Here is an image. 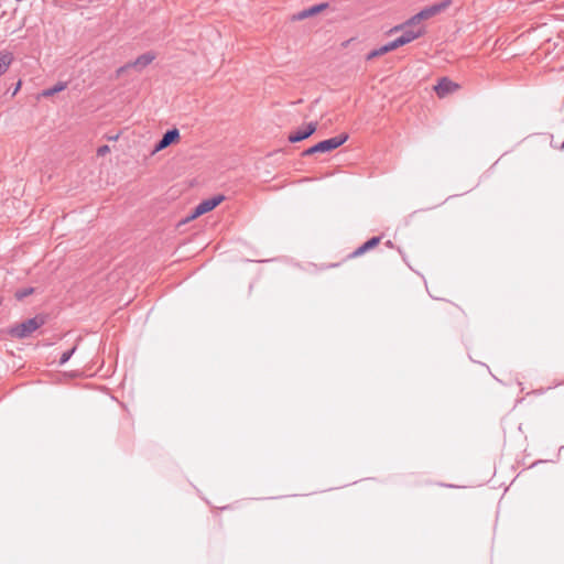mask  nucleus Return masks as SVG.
I'll list each match as a JSON object with an SVG mask.
<instances>
[{
	"instance_id": "f257e3e1",
	"label": "nucleus",
	"mask_w": 564,
	"mask_h": 564,
	"mask_svg": "<svg viewBox=\"0 0 564 564\" xmlns=\"http://www.w3.org/2000/svg\"><path fill=\"white\" fill-rule=\"evenodd\" d=\"M45 324V316L36 315L9 328L8 334L18 339L31 336L36 329Z\"/></svg>"
},
{
	"instance_id": "f03ea898",
	"label": "nucleus",
	"mask_w": 564,
	"mask_h": 564,
	"mask_svg": "<svg viewBox=\"0 0 564 564\" xmlns=\"http://www.w3.org/2000/svg\"><path fill=\"white\" fill-rule=\"evenodd\" d=\"M348 139L347 134H339L330 139L323 140L315 145L303 151V156H308L315 153L330 152L343 145Z\"/></svg>"
},
{
	"instance_id": "7ed1b4c3",
	"label": "nucleus",
	"mask_w": 564,
	"mask_h": 564,
	"mask_svg": "<svg viewBox=\"0 0 564 564\" xmlns=\"http://www.w3.org/2000/svg\"><path fill=\"white\" fill-rule=\"evenodd\" d=\"M452 4V0H443L440 3H435L422 9L420 12L414 14L412 18L406 20V25L420 24L422 20H427L432 17L440 14L445 11Z\"/></svg>"
},
{
	"instance_id": "20e7f679",
	"label": "nucleus",
	"mask_w": 564,
	"mask_h": 564,
	"mask_svg": "<svg viewBox=\"0 0 564 564\" xmlns=\"http://www.w3.org/2000/svg\"><path fill=\"white\" fill-rule=\"evenodd\" d=\"M402 31L399 40L403 45L419 39L425 33V28L421 24L406 25V21L400 25L394 26L391 32Z\"/></svg>"
},
{
	"instance_id": "39448f33",
	"label": "nucleus",
	"mask_w": 564,
	"mask_h": 564,
	"mask_svg": "<svg viewBox=\"0 0 564 564\" xmlns=\"http://www.w3.org/2000/svg\"><path fill=\"white\" fill-rule=\"evenodd\" d=\"M225 199V197L223 195H217V196H214V197H210V198H207V199H204L202 200L194 209L193 214L187 218L188 219H194L198 216H202L210 210H213L214 208H216L223 200Z\"/></svg>"
},
{
	"instance_id": "423d86ee",
	"label": "nucleus",
	"mask_w": 564,
	"mask_h": 564,
	"mask_svg": "<svg viewBox=\"0 0 564 564\" xmlns=\"http://www.w3.org/2000/svg\"><path fill=\"white\" fill-rule=\"evenodd\" d=\"M154 58H155V55L153 53H151V52L144 53V54L140 55L139 57H137L135 61L121 66L117 70V74L119 76L120 74H122L123 72H126L127 69H129L131 67L137 68L138 70H141L144 67H147L148 65H150L154 61Z\"/></svg>"
},
{
	"instance_id": "0eeeda50",
	"label": "nucleus",
	"mask_w": 564,
	"mask_h": 564,
	"mask_svg": "<svg viewBox=\"0 0 564 564\" xmlns=\"http://www.w3.org/2000/svg\"><path fill=\"white\" fill-rule=\"evenodd\" d=\"M458 88V84L454 83L447 77H443L438 80L437 85L434 87V90L440 98H444L445 96L456 91Z\"/></svg>"
},
{
	"instance_id": "6e6552de",
	"label": "nucleus",
	"mask_w": 564,
	"mask_h": 564,
	"mask_svg": "<svg viewBox=\"0 0 564 564\" xmlns=\"http://www.w3.org/2000/svg\"><path fill=\"white\" fill-rule=\"evenodd\" d=\"M317 129L316 122H310L304 129H300L289 134L288 140L291 143H296L311 137Z\"/></svg>"
},
{
	"instance_id": "1a4fd4ad",
	"label": "nucleus",
	"mask_w": 564,
	"mask_h": 564,
	"mask_svg": "<svg viewBox=\"0 0 564 564\" xmlns=\"http://www.w3.org/2000/svg\"><path fill=\"white\" fill-rule=\"evenodd\" d=\"M180 138V132L176 128L167 130L162 139L155 144L154 151H161L167 148L173 142L177 141Z\"/></svg>"
},
{
	"instance_id": "9d476101",
	"label": "nucleus",
	"mask_w": 564,
	"mask_h": 564,
	"mask_svg": "<svg viewBox=\"0 0 564 564\" xmlns=\"http://www.w3.org/2000/svg\"><path fill=\"white\" fill-rule=\"evenodd\" d=\"M380 241H381V237H379V236L370 238L365 243H362L360 247H358L355 251H352L348 256V259H354V258L362 256L367 251L377 247L380 243Z\"/></svg>"
},
{
	"instance_id": "9b49d317",
	"label": "nucleus",
	"mask_w": 564,
	"mask_h": 564,
	"mask_svg": "<svg viewBox=\"0 0 564 564\" xmlns=\"http://www.w3.org/2000/svg\"><path fill=\"white\" fill-rule=\"evenodd\" d=\"M328 7L327 2L318 3L307 9L300 11L296 15H294V20H304L310 17H313L322 11H324Z\"/></svg>"
},
{
	"instance_id": "f8f14e48",
	"label": "nucleus",
	"mask_w": 564,
	"mask_h": 564,
	"mask_svg": "<svg viewBox=\"0 0 564 564\" xmlns=\"http://www.w3.org/2000/svg\"><path fill=\"white\" fill-rule=\"evenodd\" d=\"M13 62V55L10 52H1L0 53V76L7 73L10 65Z\"/></svg>"
},
{
	"instance_id": "ddd939ff",
	"label": "nucleus",
	"mask_w": 564,
	"mask_h": 564,
	"mask_svg": "<svg viewBox=\"0 0 564 564\" xmlns=\"http://www.w3.org/2000/svg\"><path fill=\"white\" fill-rule=\"evenodd\" d=\"M67 87V83L65 82H58L57 84H55L53 87L51 88H47V89H44L42 93H41V96L42 97H52L54 96L55 94L57 93H61L63 91L64 89H66Z\"/></svg>"
},
{
	"instance_id": "4468645a",
	"label": "nucleus",
	"mask_w": 564,
	"mask_h": 564,
	"mask_svg": "<svg viewBox=\"0 0 564 564\" xmlns=\"http://www.w3.org/2000/svg\"><path fill=\"white\" fill-rule=\"evenodd\" d=\"M35 292V289L32 288V286H29V288H22V289H19L15 291L14 293V297L18 300V301H22L24 300L25 297L32 295L33 293Z\"/></svg>"
},
{
	"instance_id": "2eb2a0df",
	"label": "nucleus",
	"mask_w": 564,
	"mask_h": 564,
	"mask_svg": "<svg viewBox=\"0 0 564 564\" xmlns=\"http://www.w3.org/2000/svg\"><path fill=\"white\" fill-rule=\"evenodd\" d=\"M75 350H76V346H75V347H73L72 349H69V350H67V351L63 352V354H62V356H61V358H59V361H58L59 366L65 365V364L70 359V357L73 356V354L75 352Z\"/></svg>"
},
{
	"instance_id": "dca6fc26",
	"label": "nucleus",
	"mask_w": 564,
	"mask_h": 564,
	"mask_svg": "<svg viewBox=\"0 0 564 564\" xmlns=\"http://www.w3.org/2000/svg\"><path fill=\"white\" fill-rule=\"evenodd\" d=\"M386 45H387V47H388V51H389V52H391V51H393V50H395V48H398V47L402 46V44H401V42H400L399 37H397V39H394L393 41H391V42L387 43Z\"/></svg>"
},
{
	"instance_id": "f3484780",
	"label": "nucleus",
	"mask_w": 564,
	"mask_h": 564,
	"mask_svg": "<svg viewBox=\"0 0 564 564\" xmlns=\"http://www.w3.org/2000/svg\"><path fill=\"white\" fill-rule=\"evenodd\" d=\"M107 152H109L108 145H101L97 149V155H99V156L105 155Z\"/></svg>"
},
{
	"instance_id": "a211bd4d",
	"label": "nucleus",
	"mask_w": 564,
	"mask_h": 564,
	"mask_svg": "<svg viewBox=\"0 0 564 564\" xmlns=\"http://www.w3.org/2000/svg\"><path fill=\"white\" fill-rule=\"evenodd\" d=\"M377 56H380V54L378 53V50H373L370 53H368L367 59L370 61V59H372V58H375Z\"/></svg>"
},
{
	"instance_id": "6ab92c4d",
	"label": "nucleus",
	"mask_w": 564,
	"mask_h": 564,
	"mask_svg": "<svg viewBox=\"0 0 564 564\" xmlns=\"http://www.w3.org/2000/svg\"><path fill=\"white\" fill-rule=\"evenodd\" d=\"M377 50H378V53H379L380 55H383V54H386V53H388V52H389V51H388V47H387V45H386V44H384V45H382L381 47L377 48Z\"/></svg>"
},
{
	"instance_id": "aec40b11",
	"label": "nucleus",
	"mask_w": 564,
	"mask_h": 564,
	"mask_svg": "<svg viewBox=\"0 0 564 564\" xmlns=\"http://www.w3.org/2000/svg\"><path fill=\"white\" fill-rule=\"evenodd\" d=\"M21 85H22V83H21V80H19V82L17 83V85L14 86V89H13V91H12V96H14V95L20 90Z\"/></svg>"
},
{
	"instance_id": "412c9836",
	"label": "nucleus",
	"mask_w": 564,
	"mask_h": 564,
	"mask_svg": "<svg viewBox=\"0 0 564 564\" xmlns=\"http://www.w3.org/2000/svg\"><path fill=\"white\" fill-rule=\"evenodd\" d=\"M387 246L392 247L391 241H388V242H387Z\"/></svg>"
}]
</instances>
